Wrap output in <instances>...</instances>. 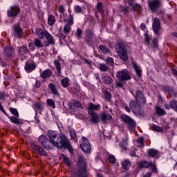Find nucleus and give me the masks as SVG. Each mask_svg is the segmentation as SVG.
Instances as JSON below:
<instances>
[{"instance_id": "f257e3e1", "label": "nucleus", "mask_w": 177, "mask_h": 177, "mask_svg": "<svg viewBox=\"0 0 177 177\" xmlns=\"http://www.w3.org/2000/svg\"><path fill=\"white\" fill-rule=\"evenodd\" d=\"M48 136L57 149H64L69 142L64 134L59 136L55 131H48Z\"/></svg>"}, {"instance_id": "f03ea898", "label": "nucleus", "mask_w": 177, "mask_h": 177, "mask_svg": "<svg viewBox=\"0 0 177 177\" xmlns=\"http://www.w3.org/2000/svg\"><path fill=\"white\" fill-rule=\"evenodd\" d=\"M115 48L118 56L124 62L128 61V50L125 45L122 44H116Z\"/></svg>"}, {"instance_id": "7ed1b4c3", "label": "nucleus", "mask_w": 177, "mask_h": 177, "mask_svg": "<svg viewBox=\"0 0 177 177\" xmlns=\"http://www.w3.org/2000/svg\"><path fill=\"white\" fill-rule=\"evenodd\" d=\"M39 142L46 150H52L55 146L53 142L48 139V137L45 135H41L39 137Z\"/></svg>"}, {"instance_id": "20e7f679", "label": "nucleus", "mask_w": 177, "mask_h": 177, "mask_svg": "<svg viewBox=\"0 0 177 177\" xmlns=\"http://www.w3.org/2000/svg\"><path fill=\"white\" fill-rule=\"evenodd\" d=\"M116 77L120 81H129L131 80V73L127 70H122L117 72Z\"/></svg>"}, {"instance_id": "39448f33", "label": "nucleus", "mask_w": 177, "mask_h": 177, "mask_svg": "<svg viewBox=\"0 0 177 177\" xmlns=\"http://www.w3.org/2000/svg\"><path fill=\"white\" fill-rule=\"evenodd\" d=\"M20 13V7L19 6H12L7 10L8 17H17Z\"/></svg>"}, {"instance_id": "423d86ee", "label": "nucleus", "mask_w": 177, "mask_h": 177, "mask_svg": "<svg viewBox=\"0 0 177 177\" xmlns=\"http://www.w3.org/2000/svg\"><path fill=\"white\" fill-rule=\"evenodd\" d=\"M80 149H82L84 153H91V143H89V140H88L87 138L85 137H82V144H80Z\"/></svg>"}, {"instance_id": "0eeeda50", "label": "nucleus", "mask_w": 177, "mask_h": 177, "mask_svg": "<svg viewBox=\"0 0 177 177\" xmlns=\"http://www.w3.org/2000/svg\"><path fill=\"white\" fill-rule=\"evenodd\" d=\"M44 38H46V40L43 41V44L46 48H48V46L50 45H56V40L50 32H47V33H46V36H44Z\"/></svg>"}, {"instance_id": "6e6552de", "label": "nucleus", "mask_w": 177, "mask_h": 177, "mask_svg": "<svg viewBox=\"0 0 177 177\" xmlns=\"http://www.w3.org/2000/svg\"><path fill=\"white\" fill-rule=\"evenodd\" d=\"M148 5L151 12H156L161 8V0H149L148 1Z\"/></svg>"}, {"instance_id": "1a4fd4ad", "label": "nucleus", "mask_w": 177, "mask_h": 177, "mask_svg": "<svg viewBox=\"0 0 177 177\" xmlns=\"http://www.w3.org/2000/svg\"><path fill=\"white\" fill-rule=\"evenodd\" d=\"M152 28L153 32L158 37H160L161 34L160 33V30H161V22L158 18H153V23L152 24Z\"/></svg>"}, {"instance_id": "9d476101", "label": "nucleus", "mask_w": 177, "mask_h": 177, "mask_svg": "<svg viewBox=\"0 0 177 177\" xmlns=\"http://www.w3.org/2000/svg\"><path fill=\"white\" fill-rule=\"evenodd\" d=\"M64 23H67L64 27V34H68L70 31H71V26L74 24L73 20V15H70L68 19H64Z\"/></svg>"}, {"instance_id": "9b49d317", "label": "nucleus", "mask_w": 177, "mask_h": 177, "mask_svg": "<svg viewBox=\"0 0 177 177\" xmlns=\"http://www.w3.org/2000/svg\"><path fill=\"white\" fill-rule=\"evenodd\" d=\"M78 177H88L85 162L79 163Z\"/></svg>"}, {"instance_id": "f8f14e48", "label": "nucleus", "mask_w": 177, "mask_h": 177, "mask_svg": "<svg viewBox=\"0 0 177 177\" xmlns=\"http://www.w3.org/2000/svg\"><path fill=\"white\" fill-rule=\"evenodd\" d=\"M133 95L136 102H139V103H146V97H145L143 92H142L140 90H137L135 94L133 93Z\"/></svg>"}, {"instance_id": "ddd939ff", "label": "nucleus", "mask_w": 177, "mask_h": 177, "mask_svg": "<svg viewBox=\"0 0 177 177\" xmlns=\"http://www.w3.org/2000/svg\"><path fill=\"white\" fill-rule=\"evenodd\" d=\"M93 37H95L93 29L88 28L86 30L85 42H86V44H91L93 41Z\"/></svg>"}, {"instance_id": "4468645a", "label": "nucleus", "mask_w": 177, "mask_h": 177, "mask_svg": "<svg viewBox=\"0 0 177 177\" xmlns=\"http://www.w3.org/2000/svg\"><path fill=\"white\" fill-rule=\"evenodd\" d=\"M121 118L125 124H128L130 128H135L136 127V123L133 120V119L127 115H122Z\"/></svg>"}, {"instance_id": "2eb2a0df", "label": "nucleus", "mask_w": 177, "mask_h": 177, "mask_svg": "<svg viewBox=\"0 0 177 177\" xmlns=\"http://www.w3.org/2000/svg\"><path fill=\"white\" fill-rule=\"evenodd\" d=\"M35 68H37V65L34 61L28 60L26 62L25 70L26 72L31 73L34 71Z\"/></svg>"}, {"instance_id": "dca6fc26", "label": "nucleus", "mask_w": 177, "mask_h": 177, "mask_svg": "<svg viewBox=\"0 0 177 177\" xmlns=\"http://www.w3.org/2000/svg\"><path fill=\"white\" fill-rule=\"evenodd\" d=\"M88 114L91 117L90 122H91L92 124H99L100 122V116H99L97 113L95 111H90Z\"/></svg>"}, {"instance_id": "f3484780", "label": "nucleus", "mask_w": 177, "mask_h": 177, "mask_svg": "<svg viewBox=\"0 0 177 177\" xmlns=\"http://www.w3.org/2000/svg\"><path fill=\"white\" fill-rule=\"evenodd\" d=\"M165 109L166 110H174L177 107V100H171L169 102V103L165 104L164 105Z\"/></svg>"}, {"instance_id": "a211bd4d", "label": "nucleus", "mask_w": 177, "mask_h": 177, "mask_svg": "<svg viewBox=\"0 0 177 177\" xmlns=\"http://www.w3.org/2000/svg\"><path fill=\"white\" fill-rule=\"evenodd\" d=\"M36 35L38 37L39 39H44L45 38L46 33H48V30H42L41 28H36Z\"/></svg>"}, {"instance_id": "6ab92c4d", "label": "nucleus", "mask_w": 177, "mask_h": 177, "mask_svg": "<svg viewBox=\"0 0 177 177\" xmlns=\"http://www.w3.org/2000/svg\"><path fill=\"white\" fill-rule=\"evenodd\" d=\"M3 52L6 57H12L13 55H15V50L12 47H6Z\"/></svg>"}, {"instance_id": "aec40b11", "label": "nucleus", "mask_w": 177, "mask_h": 177, "mask_svg": "<svg viewBox=\"0 0 177 177\" xmlns=\"http://www.w3.org/2000/svg\"><path fill=\"white\" fill-rule=\"evenodd\" d=\"M100 120L101 122H103V124L106 123V121H110L111 118H113V116L109 113H106L104 112H102L100 114Z\"/></svg>"}, {"instance_id": "412c9836", "label": "nucleus", "mask_w": 177, "mask_h": 177, "mask_svg": "<svg viewBox=\"0 0 177 177\" xmlns=\"http://www.w3.org/2000/svg\"><path fill=\"white\" fill-rule=\"evenodd\" d=\"M14 29V34L17 37V38H20L23 36V29L20 28V26L17 25H14L13 26Z\"/></svg>"}, {"instance_id": "4be33fe9", "label": "nucleus", "mask_w": 177, "mask_h": 177, "mask_svg": "<svg viewBox=\"0 0 177 177\" xmlns=\"http://www.w3.org/2000/svg\"><path fill=\"white\" fill-rule=\"evenodd\" d=\"M34 149L37 153L40 154V156H48V153L46 152V151H45V149H44V148H42V147L41 146L34 145Z\"/></svg>"}, {"instance_id": "5701e85b", "label": "nucleus", "mask_w": 177, "mask_h": 177, "mask_svg": "<svg viewBox=\"0 0 177 177\" xmlns=\"http://www.w3.org/2000/svg\"><path fill=\"white\" fill-rule=\"evenodd\" d=\"M147 153L148 156L152 158H158V156H160V151L153 149H149Z\"/></svg>"}, {"instance_id": "b1692460", "label": "nucleus", "mask_w": 177, "mask_h": 177, "mask_svg": "<svg viewBox=\"0 0 177 177\" xmlns=\"http://www.w3.org/2000/svg\"><path fill=\"white\" fill-rule=\"evenodd\" d=\"M48 88L50 89L51 93L54 95V96H60V93L57 91V88H56V85L53 83H50L48 84Z\"/></svg>"}, {"instance_id": "393cba45", "label": "nucleus", "mask_w": 177, "mask_h": 177, "mask_svg": "<svg viewBox=\"0 0 177 177\" xmlns=\"http://www.w3.org/2000/svg\"><path fill=\"white\" fill-rule=\"evenodd\" d=\"M50 75H52V71H50V69H46L43 71L40 77H41L43 80H46V78L50 77Z\"/></svg>"}, {"instance_id": "a878e982", "label": "nucleus", "mask_w": 177, "mask_h": 177, "mask_svg": "<svg viewBox=\"0 0 177 177\" xmlns=\"http://www.w3.org/2000/svg\"><path fill=\"white\" fill-rule=\"evenodd\" d=\"M88 113H89V111H93V110L97 111L100 109V104L95 105L93 103L90 102L88 106Z\"/></svg>"}, {"instance_id": "bb28decb", "label": "nucleus", "mask_w": 177, "mask_h": 177, "mask_svg": "<svg viewBox=\"0 0 177 177\" xmlns=\"http://www.w3.org/2000/svg\"><path fill=\"white\" fill-rule=\"evenodd\" d=\"M55 23H56V18L55 17V15L49 14L48 15L47 24L48 26H53Z\"/></svg>"}, {"instance_id": "cd10ccee", "label": "nucleus", "mask_w": 177, "mask_h": 177, "mask_svg": "<svg viewBox=\"0 0 177 177\" xmlns=\"http://www.w3.org/2000/svg\"><path fill=\"white\" fill-rule=\"evenodd\" d=\"M102 82L105 84V85H110V84H113V78L109 76H102Z\"/></svg>"}, {"instance_id": "c85d7f7f", "label": "nucleus", "mask_w": 177, "mask_h": 177, "mask_svg": "<svg viewBox=\"0 0 177 177\" xmlns=\"http://www.w3.org/2000/svg\"><path fill=\"white\" fill-rule=\"evenodd\" d=\"M99 49L102 53H103V55H109V53H111L110 49H109V48L104 45H100Z\"/></svg>"}, {"instance_id": "c756f323", "label": "nucleus", "mask_w": 177, "mask_h": 177, "mask_svg": "<svg viewBox=\"0 0 177 177\" xmlns=\"http://www.w3.org/2000/svg\"><path fill=\"white\" fill-rule=\"evenodd\" d=\"M33 44L36 48H44V45L42 44V41L39 38H35L33 41Z\"/></svg>"}, {"instance_id": "7c9ffc66", "label": "nucleus", "mask_w": 177, "mask_h": 177, "mask_svg": "<svg viewBox=\"0 0 177 177\" xmlns=\"http://www.w3.org/2000/svg\"><path fill=\"white\" fill-rule=\"evenodd\" d=\"M27 53H28V49L26 46H22L19 48V54L20 56H24Z\"/></svg>"}, {"instance_id": "2f4dec72", "label": "nucleus", "mask_w": 177, "mask_h": 177, "mask_svg": "<svg viewBox=\"0 0 177 177\" xmlns=\"http://www.w3.org/2000/svg\"><path fill=\"white\" fill-rule=\"evenodd\" d=\"M137 167L138 168H149L150 162L146 161L139 162L137 164Z\"/></svg>"}, {"instance_id": "473e14b6", "label": "nucleus", "mask_w": 177, "mask_h": 177, "mask_svg": "<svg viewBox=\"0 0 177 177\" xmlns=\"http://www.w3.org/2000/svg\"><path fill=\"white\" fill-rule=\"evenodd\" d=\"M133 67L138 75V77H142V69L140 68V66H138V65L135 63L133 64Z\"/></svg>"}, {"instance_id": "72a5a7b5", "label": "nucleus", "mask_w": 177, "mask_h": 177, "mask_svg": "<svg viewBox=\"0 0 177 177\" xmlns=\"http://www.w3.org/2000/svg\"><path fill=\"white\" fill-rule=\"evenodd\" d=\"M54 64L55 66V68L58 74H62V65L60 64V62L59 60H54Z\"/></svg>"}, {"instance_id": "f704fd0d", "label": "nucleus", "mask_w": 177, "mask_h": 177, "mask_svg": "<svg viewBox=\"0 0 177 177\" xmlns=\"http://www.w3.org/2000/svg\"><path fill=\"white\" fill-rule=\"evenodd\" d=\"M155 110L158 115H165V114H167L165 113V109H162L160 106H156Z\"/></svg>"}, {"instance_id": "c9c22d12", "label": "nucleus", "mask_w": 177, "mask_h": 177, "mask_svg": "<svg viewBox=\"0 0 177 177\" xmlns=\"http://www.w3.org/2000/svg\"><path fill=\"white\" fill-rule=\"evenodd\" d=\"M71 104L72 106H74V107H77V109H84V107H82V104H81V102L77 100H73Z\"/></svg>"}, {"instance_id": "e433bc0d", "label": "nucleus", "mask_w": 177, "mask_h": 177, "mask_svg": "<svg viewBox=\"0 0 177 177\" xmlns=\"http://www.w3.org/2000/svg\"><path fill=\"white\" fill-rule=\"evenodd\" d=\"M70 82V79L68 77H65L61 80V84L64 88H68L69 83Z\"/></svg>"}, {"instance_id": "4c0bfd02", "label": "nucleus", "mask_w": 177, "mask_h": 177, "mask_svg": "<svg viewBox=\"0 0 177 177\" xmlns=\"http://www.w3.org/2000/svg\"><path fill=\"white\" fill-rule=\"evenodd\" d=\"M63 161L66 164V165H67V167H70V165H71V163L70 162V159L68 158V157H67L66 155L64 154H61Z\"/></svg>"}, {"instance_id": "58836bf2", "label": "nucleus", "mask_w": 177, "mask_h": 177, "mask_svg": "<svg viewBox=\"0 0 177 177\" xmlns=\"http://www.w3.org/2000/svg\"><path fill=\"white\" fill-rule=\"evenodd\" d=\"M122 167L124 168V169H125L126 171H128V169H129V167H131V162H129V160H124L122 162Z\"/></svg>"}, {"instance_id": "ea45409f", "label": "nucleus", "mask_w": 177, "mask_h": 177, "mask_svg": "<svg viewBox=\"0 0 177 177\" xmlns=\"http://www.w3.org/2000/svg\"><path fill=\"white\" fill-rule=\"evenodd\" d=\"M102 93L104 95V97L106 100H110L111 99V93H110V92L106 91V90H103L102 91Z\"/></svg>"}, {"instance_id": "a19ab883", "label": "nucleus", "mask_w": 177, "mask_h": 177, "mask_svg": "<svg viewBox=\"0 0 177 177\" xmlns=\"http://www.w3.org/2000/svg\"><path fill=\"white\" fill-rule=\"evenodd\" d=\"M46 103H47L48 106H49L50 107H52L53 109L56 108V104L55 103V101H53V100L47 99Z\"/></svg>"}, {"instance_id": "79ce46f5", "label": "nucleus", "mask_w": 177, "mask_h": 177, "mask_svg": "<svg viewBox=\"0 0 177 177\" xmlns=\"http://www.w3.org/2000/svg\"><path fill=\"white\" fill-rule=\"evenodd\" d=\"M136 142L138 147H145V141L142 137L138 138Z\"/></svg>"}, {"instance_id": "37998d69", "label": "nucleus", "mask_w": 177, "mask_h": 177, "mask_svg": "<svg viewBox=\"0 0 177 177\" xmlns=\"http://www.w3.org/2000/svg\"><path fill=\"white\" fill-rule=\"evenodd\" d=\"M139 102L132 100L129 103L130 109H136L139 106Z\"/></svg>"}, {"instance_id": "c03bdc74", "label": "nucleus", "mask_w": 177, "mask_h": 177, "mask_svg": "<svg viewBox=\"0 0 177 177\" xmlns=\"http://www.w3.org/2000/svg\"><path fill=\"white\" fill-rule=\"evenodd\" d=\"M82 34H84V31L81 28H77L75 32V36L77 37V39H81Z\"/></svg>"}, {"instance_id": "a18cd8bd", "label": "nucleus", "mask_w": 177, "mask_h": 177, "mask_svg": "<svg viewBox=\"0 0 177 177\" xmlns=\"http://www.w3.org/2000/svg\"><path fill=\"white\" fill-rule=\"evenodd\" d=\"M35 106L37 109L39 110V111H42L44 110V102H37L35 104Z\"/></svg>"}, {"instance_id": "49530a36", "label": "nucleus", "mask_w": 177, "mask_h": 177, "mask_svg": "<svg viewBox=\"0 0 177 177\" xmlns=\"http://www.w3.org/2000/svg\"><path fill=\"white\" fill-rule=\"evenodd\" d=\"M99 70L102 72L106 73V71L109 70V67H107V66L104 64H100Z\"/></svg>"}, {"instance_id": "de8ad7c7", "label": "nucleus", "mask_w": 177, "mask_h": 177, "mask_svg": "<svg viewBox=\"0 0 177 177\" xmlns=\"http://www.w3.org/2000/svg\"><path fill=\"white\" fill-rule=\"evenodd\" d=\"M124 81H121V80H116L115 82V88H124V84L123 83Z\"/></svg>"}, {"instance_id": "09e8293b", "label": "nucleus", "mask_w": 177, "mask_h": 177, "mask_svg": "<svg viewBox=\"0 0 177 177\" xmlns=\"http://www.w3.org/2000/svg\"><path fill=\"white\" fill-rule=\"evenodd\" d=\"M151 48H152V49H157V48H158V43L157 39L154 38L153 39L152 43L151 44Z\"/></svg>"}, {"instance_id": "8fccbe9b", "label": "nucleus", "mask_w": 177, "mask_h": 177, "mask_svg": "<svg viewBox=\"0 0 177 177\" xmlns=\"http://www.w3.org/2000/svg\"><path fill=\"white\" fill-rule=\"evenodd\" d=\"M127 145H128V142H127V140H122V141L120 144V146L122 150H127Z\"/></svg>"}, {"instance_id": "3c124183", "label": "nucleus", "mask_w": 177, "mask_h": 177, "mask_svg": "<svg viewBox=\"0 0 177 177\" xmlns=\"http://www.w3.org/2000/svg\"><path fill=\"white\" fill-rule=\"evenodd\" d=\"M144 37L145 44L147 45H149V44H150V41H151V37H150V36L147 33H145Z\"/></svg>"}, {"instance_id": "603ef678", "label": "nucleus", "mask_w": 177, "mask_h": 177, "mask_svg": "<svg viewBox=\"0 0 177 177\" xmlns=\"http://www.w3.org/2000/svg\"><path fill=\"white\" fill-rule=\"evenodd\" d=\"M10 120L12 124H20V120L17 118V117L12 116L10 118Z\"/></svg>"}, {"instance_id": "864d4df0", "label": "nucleus", "mask_w": 177, "mask_h": 177, "mask_svg": "<svg viewBox=\"0 0 177 177\" xmlns=\"http://www.w3.org/2000/svg\"><path fill=\"white\" fill-rule=\"evenodd\" d=\"M9 111L12 114H13V115H15V117H19V112L17 111V109L15 108H10Z\"/></svg>"}, {"instance_id": "5fc2aeb1", "label": "nucleus", "mask_w": 177, "mask_h": 177, "mask_svg": "<svg viewBox=\"0 0 177 177\" xmlns=\"http://www.w3.org/2000/svg\"><path fill=\"white\" fill-rule=\"evenodd\" d=\"M64 149H67L68 150L69 153H71V154L74 153V149H73L71 145H70V142H68L67 146H65Z\"/></svg>"}, {"instance_id": "6e6d98bb", "label": "nucleus", "mask_w": 177, "mask_h": 177, "mask_svg": "<svg viewBox=\"0 0 177 177\" xmlns=\"http://www.w3.org/2000/svg\"><path fill=\"white\" fill-rule=\"evenodd\" d=\"M74 10L75 13H82V8L81 6L76 5L74 7Z\"/></svg>"}, {"instance_id": "4d7b16f0", "label": "nucleus", "mask_w": 177, "mask_h": 177, "mask_svg": "<svg viewBox=\"0 0 177 177\" xmlns=\"http://www.w3.org/2000/svg\"><path fill=\"white\" fill-rule=\"evenodd\" d=\"M108 160L109 162H111V164H115V162L117 161L115 160V157H114V156L113 155L109 156Z\"/></svg>"}, {"instance_id": "13d9d810", "label": "nucleus", "mask_w": 177, "mask_h": 177, "mask_svg": "<svg viewBox=\"0 0 177 177\" xmlns=\"http://www.w3.org/2000/svg\"><path fill=\"white\" fill-rule=\"evenodd\" d=\"M150 167L152 169V172H154L155 174H158V170L157 169V167L155 164L150 163Z\"/></svg>"}, {"instance_id": "bf43d9fd", "label": "nucleus", "mask_w": 177, "mask_h": 177, "mask_svg": "<svg viewBox=\"0 0 177 177\" xmlns=\"http://www.w3.org/2000/svg\"><path fill=\"white\" fill-rule=\"evenodd\" d=\"M106 62L109 66H114V60L111 57L107 58Z\"/></svg>"}, {"instance_id": "052dcab7", "label": "nucleus", "mask_w": 177, "mask_h": 177, "mask_svg": "<svg viewBox=\"0 0 177 177\" xmlns=\"http://www.w3.org/2000/svg\"><path fill=\"white\" fill-rule=\"evenodd\" d=\"M9 95L6 94L5 92H0V100H4L6 97H8Z\"/></svg>"}, {"instance_id": "680f3d73", "label": "nucleus", "mask_w": 177, "mask_h": 177, "mask_svg": "<svg viewBox=\"0 0 177 177\" xmlns=\"http://www.w3.org/2000/svg\"><path fill=\"white\" fill-rule=\"evenodd\" d=\"M70 135L72 139H75V138H77V133H75V130L74 129L70 130Z\"/></svg>"}, {"instance_id": "e2e57ef3", "label": "nucleus", "mask_w": 177, "mask_h": 177, "mask_svg": "<svg viewBox=\"0 0 177 177\" xmlns=\"http://www.w3.org/2000/svg\"><path fill=\"white\" fill-rule=\"evenodd\" d=\"M133 9L135 12H139L142 9V6H140L139 4H136Z\"/></svg>"}, {"instance_id": "0e129e2a", "label": "nucleus", "mask_w": 177, "mask_h": 177, "mask_svg": "<svg viewBox=\"0 0 177 177\" xmlns=\"http://www.w3.org/2000/svg\"><path fill=\"white\" fill-rule=\"evenodd\" d=\"M102 8H103V3L102 2L97 3L96 8L98 12H102Z\"/></svg>"}, {"instance_id": "69168bd1", "label": "nucleus", "mask_w": 177, "mask_h": 177, "mask_svg": "<svg viewBox=\"0 0 177 177\" xmlns=\"http://www.w3.org/2000/svg\"><path fill=\"white\" fill-rule=\"evenodd\" d=\"M58 12H59V13H62V14L64 13V12H66V10L64 9V6H59L58 7Z\"/></svg>"}, {"instance_id": "338daca9", "label": "nucleus", "mask_w": 177, "mask_h": 177, "mask_svg": "<svg viewBox=\"0 0 177 177\" xmlns=\"http://www.w3.org/2000/svg\"><path fill=\"white\" fill-rule=\"evenodd\" d=\"M154 131H156L157 132H162V128L156 126V125H153V127Z\"/></svg>"}, {"instance_id": "774afa93", "label": "nucleus", "mask_w": 177, "mask_h": 177, "mask_svg": "<svg viewBox=\"0 0 177 177\" xmlns=\"http://www.w3.org/2000/svg\"><path fill=\"white\" fill-rule=\"evenodd\" d=\"M34 42H29L28 47L30 48V50H35V46H34Z\"/></svg>"}]
</instances>
